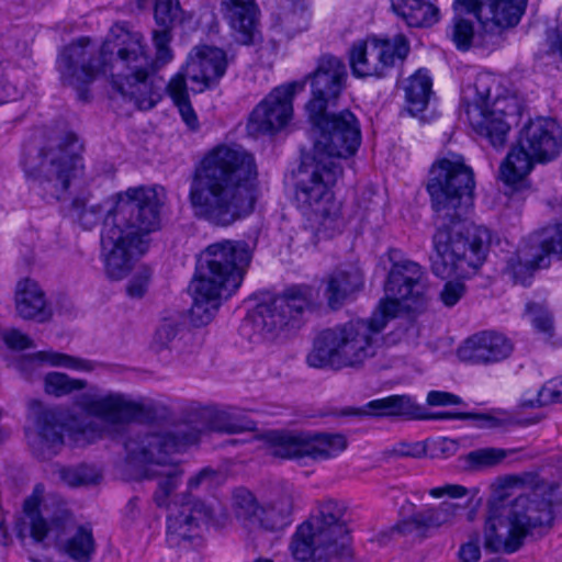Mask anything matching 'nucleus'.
Wrapping results in <instances>:
<instances>
[{"mask_svg": "<svg viewBox=\"0 0 562 562\" xmlns=\"http://www.w3.org/2000/svg\"><path fill=\"white\" fill-rule=\"evenodd\" d=\"M465 293V285L461 281H448L440 292L442 303L448 306H454Z\"/></svg>", "mask_w": 562, "mask_h": 562, "instance_id": "53", "label": "nucleus"}, {"mask_svg": "<svg viewBox=\"0 0 562 562\" xmlns=\"http://www.w3.org/2000/svg\"><path fill=\"white\" fill-rule=\"evenodd\" d=\"M269 442L270 454L282 459L310 458L323 461L336 458L347 448L345 436L328 432H271Z\"/></svg>", "mask_w": 562, "mask_h": 562, "instance_id": "19", "label": "nucleus"}, {"mask_svg": "<svg viewBox=\"0 0 562 562\" xmlns=\"http://www.w3.org/2000/svg\"><path fill=\"white\" fill-rule=\"evenodd\" d=\"M43 362H47L53 367L83 372H91L95 368V363L93 361L53 350L38 351L36 353L25 356L21 358L18 366L20 371L25 373L27 379H31L32 373L36 371Z\"/></svg>", "mask_w": 562, "mask_h": 562, "instance_id": "34", "label": "nucleus"}, {"mask_svg": "<svg viewBox=\"0 0 562 562\" xmlns=\"http://www.w3.org/2000/svg\"><path fill=\"white\" fill-rule=\"evenodd\" d=\"M315 301L311 285L300 284L286 289L282 295L260 303L249 315L254 328L262 334H271L284 327H297L303 313Z\"/></svg>", "mask_w": 562, "mask_h": 562, "instance_id": "14", "label": "nucleus"}, {"mask_svg": "<svg viewBox=\"0 0 562 562\" xmlns=\"http://www.w3.org/2000/svg\"><path fill=\"white\" fill-rule=\"evenodd\" d=\"M14 311L24 321L46 323L53 317V310L40 284L31 278L20 279L14 286Z\"/></svg>", "mask_w": 562, "mask_h": 562, "instance_id": "28", "label": "nucleus"}, {"mask_svg": "<svg viewBox=\"0 0 562 562\" xmlns=\"http://www.w3.org/2000/svg\"><path fill=\"white\" fill-rule=\"evenodd\" d=\"M305 81H292L274 88L251 112L247 128L251 134L274 133L283 128L293 112V97Z\"/></svg>", "mask_w": 562, "mask_h": 562, "instance_id": "21", "label": "nucleus"}, {"mask_svg": "<svg viewBox=\"0 0 562 562\" xmlns=\"http://www.w3.org/2000/svg\"><path fill=\"white\" fill-rule=\"evenodd\" d=\"M494 79L488 74L476 76L469 91L474 95H464L465 115L472 128L486 137L494 147H502L510 130L509 123L504 120V110L501 101H495L490 109L488 100Z\"/></svg>", "mask_w": 562, "mask_h": 562, "instance_id": "15", "label": "nucleus"}, {"mask_svg": "<svg viewBox=\"0 0 562 562\" xmlns=\"http://www.w3.org/2000/svg\"><path fill=\"white\" fill-rule=\"evenodd\" d=\"M220 10L235 41L244 45L251 44L259 13L256 0H221Z\"/></svg>", "mask_w": 562, "mask_h": 562, "instance_id": "30", "label": "nucleus"}, {"mask_svg": "<svg viewBox=\"0 0 562 562\" xmlns=\"http://www.w3.org/2000/svg\"><path fill=\"white\" fill-rule=\"evenodd\" d=\"M250 260L251 250L243 240L224 239L205 248L190 284L193 300L190 315L195 326L209 324L221 299H227L240 286Z\"/></svg>", "mask_w": 562, "mask_h": 562, "instance_id": "7", "label": "nucleus"}, {"mask_svg": "<svg viewBox=\"0 0 562 562\" xmlns=\"http://www.w3.org/2000/svg\"><path fill=\"white\" fill-rule=\"evenodd\" d=\"M257 166L241 146L220 145L195 167L189 201L195 217L227 227L250 215L258 198Z\"/></svg>", "mask_w": 562, "mask_h": 562, "instance_id": "5", "label": "nucleus"}, {"mask_svg": "<svg viewBox=\"0 0 562 562\" xmlns=\"http://www.w3.org/2000/svg\"><path fill=\"white\" fill-rule=\"evenodd\" d=\"M254 428L255 423L237 408L215 412L207 419V429L216 432L237 434Z\"/></svg>", "mask_w": 562, "mask_h": 562, "instance_id": "40", "label": "nucleus"}, {"mask_svg": "<svg viewBox=\"0 0 562 562\" xmlns=\"http://www.w3.org/2000/svg\"><path fill=\"white\" fill-rule=\"evenodd\" d=\"M514 345L501 333L485 330L468 338L458 349L461 361L471 364H493L507 359Z\"/></svg>", "mask_w": 562, "mask_h": 562, "instance_id": "24", "label": "nucleus"}, {"mask_svg": "<svg viewBox=\"0 0 562 562\" xmlns=\"http://www.w3.org/2000/svg\"><path fill=\"white\" fill-rule=\"evenodd\" d=\"M89 413L101 420L74 419L68 426L69 439L76 446H85L103 436L102 423L121 425L134 418L140 406L123 394H106L92 398L87 406Z\"/></svg>", "mask_w": 562, "mask_h": 562, "instance_id": "16", "label": "nucleus"}, {"mask_svg": "<svg viewBox=\"0 0 562 562\" xmlns=\"http://www.w3.org/2000/svg\"><path fill=\"white\" fill-rule=\"evenodd\" d=\"M391 5L409 27L431 26L439 19L438 9L428 0H391Z\"/></svg>", "mask_w": 562, "mask_h": 562, "instance_id": "36", "label": "nucleus"}, {"mask_svg": "<svg viewBox=\"0 0 562 562\" xmlns=\"http://www.w3.org/2000/svg\"><path fill=\"white\" fill-rule=\"evenodd\" d=\"M83 145L67 133L55 145L26 154L22 165L32 190L47 202L65 199L71 182L82 173Z\"/></svg>", "mask_w": 562, "mask_h": 562, "instance_id": "9", "label": "nucleus"}, {"mask_svg": "<svg viewBox=\"0 0 562 562\" xmlns=\"http://www.w3.org/2000/svg\"><path fill=\"white\" fill-rule=\"evenodd\" d=\"M345 513L344 504L328 499L321 504L319 514L307 520L313 524L316 535L329 542L330 552L336 558L350 555L348 529L344 519Z\"/></svg>", "mask_w": 562, "mask_h": 562, "instance_id": "25", "label": "nucleus"}, {"mask_svg": "<svg viewBox=\"0 0 562 562\" xmlns=\"http://www.w3.org/2000/svg\"><path fill=\"white\" fill-rule=\"evenodd\" d=\"M171 30L153 31L155 58L146 49L145 38L125 23L114 24L98 50L88 37L64 47L57 70L64 86L72 88L80 101L90 99L89 86L99 74L109 75L123 100L139 110H149L160 100L155 74L173 59Z\"/></svg>", "mask_w": 562, "mask_h": 562, "instance_id": "1", "label": "nucleus"}, {"mask_svg": "<svg viewBox=\"0 0 562 562\" xmlns=\"http://www.w3.org/2000/svg\"><path fill=\"white\" fill-rule=\"evenodd\" d=\"M409 52V43L404 35L380 40L368 37L353 43L349 49V65L357 78H382L396 63L404 60Z\"/></svg>", "mask_w": 562, "mask_h": 562, "instance_id": "17", "label": "nucleus"}, {"mask_svg": "<svg viewBox=\"0 0 562 562\" xmlns=\"http://www.w3.org/2000/svg\"><path fill=\"white\" fill-rule=\"evenodd\" d=\"M324 297L330 310L337 311L363 288V273L356 266L337 268L323 280Z\"/></svg>", "mask_w": 562, "mask_h": 562, "instance_id": "31", "label": "nucleus"}, {"mask_svg": "<svg viewBox=\"0 0 562 562\" xmlns=\"http://www.w3.org/2000/svg\"><path fill=\"white\" fill-rule=\"evenodd\" d=\"M314 138L313 157L323 161L353 156L361 144V130L349 110L337 113H308Z\"/></svg>", "mask_w": 562, "mask_h": 562, "instance_id": "13", "label": "nucleus"}, {"mask_svg": "<svg viewBox=\"0 0 562 562\" xmlns=\"http://www.w3.org/2000/svg\"><path fill=\"white\" fill-rule=\"evenodd\" d=\"M154 18L157 25L172 30L192 19V14L186 12L179 0H156Z\"/></svg>", "mask_w": 562, "mask_h": 562, "instance_id": "42", "label": "nucleus"}, {"mask_svg": "<svg viewBox=\"0 0 562 562\" xmlns=\"http://www.w3.org/2000/svg\"><path fill=\"white\" fill-rule=\"evenodd\" d=\"M217 476V472L211 468L200 470L194 476L188 481L190 491L196 490L201 486L211 487Z\"/></svg>", "mask_w": 562, "mask_h": 562, "instance_id": "55", "label": "nucleus"}, {"mask_svg": "<svg viewBox=\"0 0 562 562\" xmlns=\"http://www.w3.org/2000/svg\"><path fill=\"white\" fill-rule=\"evenodd\" d=\"M294 504V490L285 485L272 499L260 507L257 524L268 531H277L291 524V515Z\"/></svg>", "mask_w": 562, "mask_h": 562, "instance_id": "32", "label": "nucleus"}, {"mask_svg": "<svg viewBox=\"0 0 562 562\" xmlns=\"http://www.w3.org/2000/svg\"><path fill=\"white\" fill-rule=\"evenodd\" d=\"M212 518V510L201 501H186L178 513L168 517L167 537L171 544L178 546L182 540H190L196 536L202 525H207Z\"/></svg>", "mask_w": 562, "mask_h": 562, "instance_id": "29", "label": "nucleus"}, {"mask_svg": "<svg viewBox=\"0 0 562 562\" xmlns=\"http://www.w3.org/2000/svg\"><path fill=\"white\" fill-rule=\"evenodd\" d=\"M462 509L464 507L457 503L441 502L437 506H430L414 513L409 518L397 524L396 529L402 535L426 538L432 530L452 526Z\"/></svg>", "mask_w": 562, "mask_h": 562, "instance_id": "27", "label": "nucleus"}, {"mask_svg": "<svg viewBox=\"0 0 562 562\" xmlns=\"http://www.w3.org/2000/svg\"><path fill=\"white\" fill-rule=\"evenodd\" d=\"M4 522L5 517L2 509L0 508V544L2 546H7L9 541L8 530Z\"/></svg>", "mask_w": 562, "mask_h": 562, "instance_id": "60", "label": "nucleus"}, {"mask_svg": "<svg viewBox=\"0 0 562 562\" xmlns=\"http://www.w3.org/2000/svg\"><path fill=\"white\" fill-rule=\"evenodd\" d=\"M457 446L458 445L454 440L445 439L442 450L454 452L457 450Z\"/></svg>", "mask_w": 562, "mask_h": 562, "instance_id": "61", "label": "nucleus"}, {"mask_svg": "<svg viewBox=\"0 0 562 562\" xmlns=\"http://www.w3.org/2000/svg\"><path fill=\"white\" fill-rule=\"evenodd\" d=\"M72 218L87 231L104 218L101 233V257L111 280H122L131 271L135 257L146 252L147 236L159 228L160 202L153 188H130L112 201H93L82 192L71 202Z\"/></svg>", "mask_w": 562, "mask_h": 562, "instance_id": "4", "label": "nucleus"}, {"mask_svg": "<svg viewBox=\"0 0 562 562\" xmlns=\"http://www.w3.org/2000/svg\"><path fill=\"white\" fill-rule=\"evenodd\" d=\"M435 419H474L482 420L488 424L490 426L494 425V418L483 414H474V413H437L432 415Z\"/></svg>", "mask_w": 562, "mask_h": 562, "instance_id": "59", "label": "nucleus"}, {"mask_svg": "<svg viewBox=\"0 0 562 562\" xmlns=\"http://www.w3.org/2000/svg\"><path fill=\"white\" fill-rule=\"evenodd\" d=\"M453 9L456 8L453 7ZM454 24L451 34L452 41L459 49L467 50L471 46V42L474 37V30L472 23L463 19L462 15L471 13L476 18V14L473 11L457 12V10H454Z\"/></svg>", "mask_w": 562, "mask_h": 562, "instance_id": "48", "label": "nucleus"}, {"mask_svg": "<svg viewBox=\"0 0 562 562\" xmlns=\"http://www.w3.org/2000/svg\"><path fill=\"white\" fill-rule=\"evenodd\" d=\"M167 92L177 105L180 115L190 130L199 127L198 116L190 103L188 86L181 76H172L167 85Z\"/></svg>", "mask_w": 562, "mask_h": 562, "instance_id": "41", "label": "nucleus"}, {"mask_svg": "<svg viewBox=\"0 0 562 562\" xmlns=\"http://www.w3.org/2000/svg\"><path fill=\"white\" fill-rule=\"evenodd\" d=\"M551 254L562 255V224L532 234L508 259L506 270L515 283L527 286L537 269L550 266Z\"/></svg>", "mask_w": 562, "mask_h": 562, "instance_id": "18", "label": "nucleus"}, {"mask_svg": "<svg viewBox=\"0 0 562 562\" xmlns=\"http://www.w3.org/2000/svg\"><path fill=\"white\" fill-rule=\"evenodd\" d=\"M87 382L80 379H72L66 373L50 372L44 379V389L47 394L60 397L74 391L86 389Z\"/></svg>", "mask_w": 562, "mask_h": 562, "instance_id": "44", "label": "nucleus"}, {"mask_svg": "<svg viewBox=\"0 0 562 562\" xmlns=\"http://www.w3.org/2000/svg\"><path fill=\"white\" fill-rule=\"evenodd\" d=\"M1 337L10 349L23 350L34 347L33 340L27 335L15 328L3 330Z\"/></svg>", "mask_w": 562, "mask_h": 562, "instance_id": "52", "label": "nucleus"}, {"mask_svg": "<svg viewBox=\"0 0 562 562\" xmlns=\"http://www.w3.org/2000/svg\"><path fill=\"white\" fill-rule=\"evenodd\" d=\"M474 187L473 171L460 155L438 159L430 168L427 191L441 221L432 237L431 270L441 279L471 277L486 259L491 232L479 226L464 235L460 225L472 205Z\"/></svg>", "mask_w": 562, "mask_h": 562, "instance_id": "2", "label": "nucleus"}, {"mask_svg": "<svg viewBox=\"0 0 562 562\" xmlns=\"http://www.w3.org/2000/svg\"><path fill=\"white\" fill-rule=\"evenodd\" d=\"M431 79L427 71L419 69L407 79L404 87L407 110L416 115L425 110L431 93Z\"/></svg>", "mask_w": 562, "mask_h": 562, "instance_id": "39", "label": "nucleus"}, {"mask_svg": "<svg viewBox=\"0 0 562 562\" xmlns=\"http://www.w3.org/2000/svg\"><path fill=\"white\" fill-rule=\"evenodd\" d=\"M458 557L462 562H477L481 558V548L479 538L470 539L461 544Z\"/></svg>", "mask_w": 562, "mask_h": 562, "instance_id": "56", "label": "nucleus"}, {"mask_svg": "<svg viewBox=\"0 0 562 562\" xmlns=\"http://www.w3.org/2000/svg\"><path fill=\"white\" fill-rule=\"evenodd\" d=\"M150 279L149 271L144 269L142 272L135 274L128 282L126 286V292L128 296L139 299L142 297L148 286V282Z\"/></svg>", "mask_w": 562, "mask_h": 562, "instance_id": "54", "label": "nucleus"}, {"mask_svg": "<svg viewBox=\"0 0 562 562\" xmlns=\"http://www.w3.org/2000/svg\"><path fill=\"white\" fill-rule=\"evenodd\" d=\"M527 0H454L457 12L473 11L485 34H501L521 19Z\"/></svg>", "mask_w": 562, "mask_h": 562, "instance_id": "23", "label": "nucleus"}, {"mask_svg": "<svg viewBox=\"0 0 562 562\" xmlns=\"http://www.w3.org/2000/svg\"><path fill=\"white\" fill-rule=\"evenodd\" d=\"M348 71L345 63L330 54L322 55L314 71L305 76L301 81H308L312 99L306 104L308 113H321L335 105L342 91L346 89Z\"/></svg>", "mask_w": 562, "mask_h": 562, "instance_id": "20", "label": "nucleus"}, {"mask_svg": "<svg viewBox=\"0 0 562 562\" xmlns=\"http://www.w3.org/2000/svg\"><path fill=\"white\" fill-rule=\"evenodd\" d=\"M526 314L529 317L533 328L539 334H542L546 339L553 337V316L546 305L539 303H528L526 305Z\"/></svg>", "mask_w": 562, "mask_h": 562, "instance_id": "45", "label": "nucleus"}, {"mask_svg": "<svg viewBox=\"0 0 562 562\" xmlns=\"http://www.w3.org/2000/svg\"><path fill=\"white\" fill-rule=\"evenodd\" d=\"M427 290L423 268L414 261L394 262L384 284L385 297L367 319H352L323 329L314 338L306 363L315 369L360 368L373 358L382 333L400 310L401 302H418Z\"/></svg>", "mask_w": 562, "mask_h": 562, "instance_id": "3", "label": "nucleus"}, {"mask_svg": "<svg viewBox=\"0 0 562 562\" xmlns=\"http://www.w3.org/2000/svg\"><path fill=\"white\" fill-rule=\"evenodd\" d=\"M513 450L487 447L470 451L464 461L470 470H482L499 464Z\"/></svg>", "mask_w": 562, "mask_h": 562, "instance_id": "43", "label": "nucleus"}, {"mask_svg": "<svg viewBox=\"0 0 562 562\" xmlns=\"http://www.w3.org/2000/svg\"><path fill=\"white\" fill-rule=\"evenodd\" d=\"M357 414L374 417H404L416 419L422 417V407L408 395H390L368 402Z\"/></svg>", "mask_w": 562, "mask_h": 562, "instance_id": "33", "label": "nucleus"}, {"mask_svg": "<svg viewBox=\"0 0 562 562\" xmlns=\"http://www.w3.org/2000/svg\"><path fill=\"white\" fill-rule=\"evenodd\" d=\"M252 562H273V560L268 558H257Z\"/></svg>", "mask_w": 562, "mask_h": 562, "instance_id": "64", "label": "nucleus"}, {"mask_svg": "<svg viewBox=\"0 0 562 562\" xmlns=\"http://www.w3.org/2000/svg\"><path fill=\"white\" fill-rule=\"evenodd\" d=\"M553 520L551 502L538 495H521L513 502L492 498L484 527V546L492 552L515 553L528 538L543 536Z\"/></svg>", "mask_w": 562, "mask_h": 562, "instance_id": "8", "label": "nucleus"}, {"mask_svg": "<svg viewBox=\"0 0 562 562\" xmlns=\"http://www.w3.org/2000/svg\"><path fill=\"white\" fill-rule=\"evenodd\" d=\"M310 13L303 5L293 3L292 7H282L273 16L272 27L276 32L292 38L307 30Z\"/></svg>", "mask_w": 562, "mask_h": 562, "instance_id": "38", "label": "nucleus"}, {"mask_svg": "<svg viewBox=\"0 0 562 562\" xmlns=\"http://www.w3.org/2000/svg\"><path fill=\"white\" fill-rule=\"evenodd\" d=\"M59 476L67 485L76 487L97 483L99 473L93 467L81 464L75 468H63Z\"/></svg>", "mask_w": 562, "mask_h": 562, "instance_id": "47", "label": "nucleus"}, {"mask_svg": "<svg viewBox=\"0 0 562 562\" xmlns=\"http://www.w3.org/2000/svg\"><path fill=\"white\" fill-rule=\"evenodd\" d=\"M468 493V490L458 484H447L439 487H434L429 490V495L434 498H440L443 496H449L452 498H460L465 496Z\"/></svg>", "mask_w": 562, "mask_h": 562, "instance_id": "58", "label": "nucleus"}, {"mask_svg": "<svg viewBox=\"0 0 562 562\" xmlns=\"http://www.w3.org/2000/svg\"><path fill=\"white\" fill-rule=\"evenodd\" d=\"M137 498L134 497L132 499L128 501L127 505H126V508L128 510V513L131 514L132 517L135 516V512H136V507H137Z\"/></svg>", "mask_w": 562, "mask_h": 562, "instance_id": "62", "label": "nucleus"}, {"mask_svg": "<svg viewBox=\"0 0 562 562\" xmlns=\"http://www.w3.org/2000/svg\"><path fill=\"white\" fill-rule=\"evenodd\" d=\"M19 70L9 69L0 78V104L14 101L23 93V86L18 82Z\"/></svg>", "mask_w": 562, "mask_h": 562, "instance_id": "49", "label": "nucleus"}, {"mask_svg": "<svg viewBox=\"0 0 562 562\" xmlns=\"http://www.w3.org/2000/svg\"><path fill=\"white\" fill-rule=\"evenodd\" d=\"M24 517L16 524L22 542L27 537L44 548L55 547L58 552L76 562H89L95 551L92 528L79 525L55 494H45L43 484H36L23 504Z\"/></svg>", "mask_w": 562, "mask_h": 562, "instance_id": "6", "label": "nucleus"}, {"mask_svg": "<svg viewBox=\"0 0 562 562\" xmlns=\"http://www.w3.org/2000/svg\"><path fill=\"white\" fill-rule=\"evenodd\" d=\"M228 58L222 48L199 45L194 46L187 57L186 64L175 76H181L184 82H191L194 93H202L217 86L225 75Z\"/></svg>", "mask_w": 562, "mask_h": 562, "instance_id": "22", "label": "nucleus"}, {"mask_svg": "<svg viewBox=\"0 0 562 562\" xmlns=\"http://www.w3.org/2000/svg\"><path fill=\"white\" fill-rule=\"evenodd\" d=\"M537 402L540 406L562 403V375L548 381L539 390Z\"/></svg>", "mask_w": 562, "mask_h": 562, "instance_id": "50", "label": "nucleus"}, {"mask_svg": "<svg viewBox=\"0 0 562 562\" xmlns=\"http://www.w3.org/2000/svg\"><path fill=\"white\" fill-rule=\"evenodd\" d=\"M31 407L36 415V432L29 437V443L37 458L48 460L56 456L64 446L65 425L57 412L42 409L40 402L32 401Z\"/></svg>", "mask_w": 562, "mask_h": 562, "instance_id": "26", "label": "nucleus"}, {"mask_svg": "<svg viewBox=\"0 0 562 562\" xmlns=\"http://www.w3.org/2000/svg\"><path fill=\"white\" fill-rule=\"evenodd\" d=\"M561 136V128L553 119L537 117L529 121L501 166L504 183L513 190L525 188L527 176L536 162L546 164L559 156L562 149Z\"/></svg>", "mask_w": 562, "mask_h": 562, "instance_id": "12", "label": "nucleus"}, {"mask_svg": "<svg viewBox=\"0 0 562 562\" xmlns=\"http://www.w3.org/2000/svg\"><path fill=\"white\" fill-rule=\"evenodd\" d=\"M427 403L431 406H449L462 403L461 397L442 391H430L427 395Z\"/></svg>", "mask_w": 562, "mask_h": 562, "instance_id": "57", "label": "nucleus"}, {"mask_svg": "<svg viewBox=\"0 0 562 562\" xmlns=\"http://www.w3.org/2000/svg\"><path fill=\"white\" fill-rule=\"evenodd\" d=\"M289 549L292 557L300 562L308 561L314 554L325 553L326 557H336L330 552L329 542L316 535L312 522L305 521L293 533Z\"/></svg>", "mask_w": 562, "mask_h": 562, "instance_id": "35", "label": "nucleus"}, {"mask_svg": "<svg viewBox=\"0 0 562 562\" xmlns=\"http://www.w3.org/2000/svg\"><path fill=\"white\" fill-rule=\"evenodd\" d=\"M193 340V334L178 319L166 318L157 328L154 345L157 349H170L178 353L187 352V345Z\"/></svg>", "mask_w": 562, "mask_h": 562, "instance_id": "37", "label": "nucleus"}, {"mask_svg": "<svg viewBox=\"0 0 562 562\" xmlns=\"http://www.w3.org/2000/svg\"><path fill=\"white\" fill-rule=\"evenodd\" d=\"M200 431L188 427L164 434H147L143 437L130 438L125 449L131 460L147 463V479L158 481L154 501L159 507L168 506L171 493L182 480L183 471L176 463L167 462L169 454L180 451L183 447L194 445L200 439Z\"/></svg>", "mask_w": 562, "mask_h": 562, "instance_id": "10", "label": "nucleus"}, {"mask_svg": "<svg viewBox=\"0 0 562 562\" xmlns=\"http://www.w3.org/2000/svg\"><path fill=\"white\" fill-rule=\"evenodd\" d=\"M30 561L32 562H47V559L46 558H35L33 555H30L29 557Z\"/></svg>", "mask_w": 562, "mask_h": 562, "instance_id": "63", "label": "nucleus"}, {"mask_svg": "<svg viewBox=\"0 0 562 562\" xmlns=\"http://www.w3.org/2000/svg\"><path fill=\"white\" fill-rule=\"evenodd\" d=\"M342 175L337 161L311 158L297 171L294 200L297 209L311 222L324 228H337L341 221V203L331 187Z\"/></svg>", "mask_w": 562, "mask_h": 562, "instance_id": "11", "label": "nucleus"}, {"mask_svg": "<svg viewBox=\"0 0 562 562\" xmlns=\"http://www.w3.org/2000/svg\"><path fill=\"white\" fill-rule=\"evenodd\" d=\"M234 506L239 518L252 524L257 521L261 505H258L251 492L245 488L236 490L234 493Z\"/></svg>", "mask_w": 562, "mask_h": 562, "instance_id": "46", "label": "nucleus"}, {"mask_svg": "<svg viewBox=\"0 0 562 562\" xmlns=\"http://www.w3.org/2000/svg\"><path fill=\"white\" fill-rule=\"evenodd\" d=\"M426 446L422 441H415V442H398L396 443L390 453L394 457L400 458H414V459H420L426 454Z\"/></svg>", "mask_w": 562, "mask_h": 562, "instance_id": "51", "label": "nucleus"}]
</instances>
